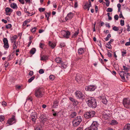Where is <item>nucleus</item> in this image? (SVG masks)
<instances>
[{"label":"nucleus","mask_w":130,"mask_h":130,"mask_svg":"<svg viewBox=\"0 0 130 130\" xmlns=\"http://www.w3.org/2000/svg\"><path fill=\"white\" fill-rule=\"evenodd\" d=\"M16 13L19 16H20L21 15V12L20 11H17L16 12Z\"/></svg>","instance_id":"864d4df0"},{"label":"nucleus","mask_w":130,"mask_h":130,"mask_svg":"<svg viewBox=\"0 0 130 130\" xmlns=\"http://www.w3.org/2000/svg\"><path fill=\"white\" fill-rule=\"evenodd\" d=\"M69 99L72 102H73L75 100L72 97H70L69 98Z\"/></svg>","instance_id":"680f3d73"},{"label":"nucleus","mask_w":130,"mask_h":130,"mask_svg":"<svg viewBox=\"0 0 130 130\" xmlns=\"http://www.w3.org/2000/svg\"><path fill=\"white\" fill-rule=\"evenodd\" d=\"M82 117L77 116L72 121L73 126L76 127L78 126L82 121Z\"/></svg>","instance_id":"f03ea898"},{"label":"nucleus","mask_w":130,"mask_h":130,"mask_svg":"<svg viewBox=\"0 0 130 130\" xmlns=\"http://www.w3.org/2000/svg\"><path fill=\"white\" fill-rule=\"evenodd\" d=\"M120 23L121 26H123L124 25V21L123 20H121L120 21Z\"/></svg>","instance_id":"09e8293b"},{"label":"nucleus","mask_w":130,"mask_h":130,"mask_svg":"<svg viewBox=\"0 0 130 130\" xmlns=\"http://www.w3.org/2000/svg\"><path fill=\"white\" fill-rule=\"evenodd\" d=\"M82 78V76L81 75L77 74L76 75V76L75 78L77 82H79Z\"/></svg>","instance_id":"6ab92c4d"},{"label":"nucleus","mask_w":130,"mask_h":130,"mask_svg":"<svg viewBox=\"0 0 130 130\" xmlns=\"http://www.w3.org/2000/svg\"><path fill=\"white\" fill-rule=\"evenodd\" d=\"M73 16V14L71 12L69 13L67 15V17L69 18V19H72Z\"/></svg>","instance_id":"c85d7f7f"},{"label":"nucleus","mask_w":130,"mask_h":130,"mask_svg":"<svg viewBox=\"0 0 130 130\" xmlns=\"http://www.w3.org/2000/svg\"><path fill=\"white\" fill-rule=\"evenodd\" d=\"M79 33V31L78 30L76 31L75 32L74 34L72 35V37L74 38L75 37L77 36V35H78Z\"/></svg>","instance_id":"2f4dec72"},{"label":"nucleus","mask_w":130,"mask_h":130,"mask_svg":"<svg viewBox=\"0 0 130 130\" xmlns=\"http://www.w3.org/2000/svg\"><path fill=\"white\" fill-rule=\"evenodd\" d=\"M17 46H16V44H13V49L14 50L17 48Z\"/></svg>","instance_id":"bf43d9fd"},{"label":"nucleus","mask_w":130,"mask_h":130,"mask_svg":"<svg viewBox=\"0 0 130 130\" xmlns=\"http://www.w3.org/2000/svg\"><path fill=\"white\" fill-rule=\"evenodd\" d=\"M113 11V9L111 8H108L106 10V11L107 12H111Z\"/></svg>","instance_id":"c03bdc74"},{"label":"nucleus","mask_w":130,"mask_h":130,"mask_svg":"<svg viewBox=\"0 0 130 130\" xmlns=\"http://www.w3.org/2000/svg\"><path fill=\"white\" fill-rule=\"evenodd\" d=\"M111 51H110L108 50V51L107 55L109 57H110L112 56V54L111 53Z\"/></svg>","instance_id":"a19ab883"},{"label":"nucleus","mask_w":130,"mask_h":130,"mask_svg":"<svg viewBox=\"0 0 130 130\" xmlns=\"http://www.w3.org/2000/svg\"><path fill=\"white\" fill-rule=\"evenodd\" d=\"M75 95L77 98L82 100L84 99L85 96L81 92L79 91H76L75 92Z\"/></svg>","instance_id":"6e6552de"},{"label":"nucleus","mask_w":130,"mask_h":130,"mask_svg":"<svg viewBox=\"0 0 130 130\" xmlns=\"http://www.w3.org/2000/svg\"><path fill=\"white\" fill-rule=\"evenodd\" d=\"M59 103V101L56 100L54 101L53 102V104L52 107L54 108H56L58 106V104Z\"/></svg>","instance_id":"412c9836"},{"label":"nucleus","mask_w":130,"mask_h":130,"mask_svg":"<svg viewBox=\"0 0 130 130\" xmlns=\"http://www.w3.org/2000/svg\"><path fill=\"white\" fill-rule=\"evenodd\" d=\"M106 47H107L109 49H111V45L110 44L107 43L106 44Z\"/></svg>","instance_id":"ea45409f"},{"label":"nucleus","mask_w":130,"mask_h":130,"mask_svg":"<svg viewBox=\"0 0 130 130\" xmlns=\"http://www.w3.org/2000/svg\"><path fill=\"white\" fill-rule=\"evenodd\" d=\"M89 4L87 2L86 3L83 7L85 9H87L88 11L89 10L90 7L91 6V3L90 1H89Z\"/></svg>","instance_id":"ddd939ff"},{"label":"nucleus","mask_w":130,"mask_h":130,"mask_svg":"<svg viewBox=\"0 0 130 130\" xmlns=\"http://www.w3.org/2000/svg\"><path fill=\"white\" fill-rule=\"evenodd\" d=\"M36 27H34L32 28V29H31V31L32 33H34L36 31Z\"/></svg>","instance_id":"49530a36"},{"label":"nucleus","mask_w":130,"mask_h":130,"mask_svg":"<svg viewBox=\"0 0 130 130\" xmlns=\"http://www.w3.org/2000/svg\"><path fill=\"white\" fill-rule=\"evenodd\" d=\"M122 56H124V54H126L127 53V52L125 50L124 52H122Z\"/></svg>","instance_id":"4d7b16f0"},{"label":"nucleus","mask_w":130,"mask_h":130,"mask_svg":"<svg viewBox=\"0 0 130 130\" xmlns=\"http://www.w3.org/2000/svg\"><path fill=\"white\" fill-rule=\"evenodd\" d=\"M123 104L125 107L127 108H129L130 106V100L129 99H124L123 101Z\"/></svg>","instance_id":"0eeeda50"},{"label":"nucleus","mask_w":130,"mask_h":130,"mask_svg":"<svg viewBox=\"0 0 130 130\" xmlns=\"http://www.w3.org/2000/svg\"><path fill=\"white\" fill-rule=\"evenodd\" d=\"M44 71L43 69H41L39 70V73L40 74H42L44 73Z\"/></svg>","instance_id":"8fccbe9b"},{"label":"nucleus","mask_w":130,"mask_h":130,"mask_svg":"<svg viewBox=\"0 0 130 130\" xmlns=\"http://www.w3.org/2000/svg\"><path fill=\"white\" fill-rule=\"evenodd\" d=\"M49 45L53 48H54L56 45V44L55 43L51 41L49 42Z\"/></svg>","instance_id":"bb28decb"},{"label":"nucleus","mask_w":130,"mask_h":130,"mask_svg":"<svg viewBox=\"0 0 130 130\" xmlns=\"http://www.w3.org/2000/svg\"><path fill=\"white\" fill-rule=\"evenodd\" d=\"M12 26L11 24H9L6 25V28L7 29L10 28L12 27Z\"/></svg>","instance_id":"58836bf2"},{"label":"nucleus","mask_w":130,"mask_h":130,"mask_svg":"<svg viewBox=\"0 0 130 130\" xmlns=\"http://www.w3.org/2000/svg\"><path fill=\"white\" fill-rule=\"evenodd\" d=\"M73 103V105L75 106H76L78 104V102L77 100H76L75 99Z\"/></svg>","instance_id":"72a5a7b5"},{"label":"nucleus","mask_w":130,"mask_h":130,"mask_svg":"<svg viewBox=\"0 0 130 130\" xmlns=\"http://www.w3.org/2000/svg\"><path fill=\"white\" fill-rule=\"evenodd\" d=\"M127 30L129 31H130V27L129 24L127 25Z\"/></svg>","instance_id":"774afa93"},{"label":"nucleus","mask_w":130,"mask_h":130,"mask_svg":"<svg viewBox=\"0 0 130 130\" xmlns=\"http://www.w3.org/2000/svg\"><path fill=\"white\" fill-rule=\"evenodd\" d=\"M118 123V122L116 120H113L111 121V122L110 123V124L115 125L117 124Z\"/></svg>","instance_id":"cd10ccee"},{"label":"nucleus","mask_w":130,"mask_h":130,"mask_svg":"<svg viewBox=\"0 0 130 130\" xmlns=\"http://www.w3.org/2000/svg\"><path fill=\"white\" fill-rule=\"evenodd\" d=\"M10 6L11 8L14 9H17L18 8L17 4L14 3H11L10 5Z\"/></svg>","instance_id":"5701e85b"},{"label":"nucleus","mask_w":130,"mask_h":130,"mask_svg":"<svg viewBox=\"0 0 130 130\" xmlns=\"http://www.w3.org/2000/svg\"><path fill=\"white\" fill-rule=\"evenodd\" d=\"M4 44V47L5 48L7 49L9 48V46L8 43L7 44Z\"/></svg>","instance_id":"79ce46f5"},{"label":"nucleus","mask_w":130,"mask_h":130,"mask_svg":"<svg viewBox=\"0 0 130 130\" xmlns=\"http://www.w3.org/2000/svg\"><path fill=\"white\" fill-rule=\"evenodd\" d=\"M99 124L96 121L93 122L90 126L84 130H97Z\"/></svg>","instance_id":"20e7f679"},{"label":"nucleus","mask_w":130,"mask_h":130,"mask_svg":"<svg viewBox=\"0 0 130 130\" xmlns=\"http://www.w3.org/2000/svg\"><path fill=\"white\" fill-rule=\"evenodd\" d=\"M77 115V113L75 112H71V115L70 116L71 118H73L75 117Z\"/></svg>","instance_id":"a878e982"},{"label":"nucleus","mask_w":130,"mask_h":130,"mask_svg":"<svg viewBox=\"0 0 130 130\" xmlns=\"http://www.w3.org/2000/svg\"><path fill=\"white\" fill-rule=\"evenodd\" d=\"M96 88V87L95 85H90L86 87L85 89L86 91H93L95 90Z\"/></svg>","instance_id":"9b49d317"},{"label":"nucleus","mask_w":130,"mask_h":130,"mask_svg":"<svg viewBox=\"0 0 130 130\" xmlns=\"http://www.w3.org/2000/svg\"><path fill=\"white\" fill-rule=\"evenodd\" d=\"M110 111L107 110L105 111L103 113V118L105 120H107L111 116Z\"/></svg>","instance_id":"1a4fd4ad"},{"label":"nucleus","mask_w":130,"mask_h":130,"mask_svg":"<svg viewBox=\"0 0 130 130\" xmlns=\"http://www.w3.org/2000/svg\"><path fill=\"white\" fill-rule=\"evenodd\" d=\"M114 67L116 70H119V66L118 64L115 65L114 66Z\"/></svg>","instance_id":"a18cd8bd"},{"label":"nucleus","mask_w":130,"mask_h":130,"mask_svg":"<svg viewBox=\"0 0 130 130\" xmlns=\"http://www.w3.org/2000/svg\"><path fill=\"white\" fill-rule=\"evenodd\" d=\"M35 130H43L42 128L40 127H37L36 128Z\"/></svg>","instance_id":"338daca9"},{"label":"nucleus","mask_w":130,"mask_h":130,"mask_svg":"<svg viewBox=\"0 0 130 130\" xmlns=\"http://www.w3.org/2000/svg\"><path fill=\"white\" fill-rule=\"evenodd\" d=\"M114 18L115 20H118L119 18L118 15L117 14L115 15L114 16Z\"/></svg>","instance_id":"5fc2aeb1"},{"label":"nucleus","mask_w":130,"mask_h":130,"mask_svg":"<svg viewBox=\"0 0 130 130\" xmlns=\"http://www.w3.org/2000/svg\"><path fill=\"white\" fill-rule=\"evenodd\" d=\"M31 115L32 121L35 122L37 118L36 112H32L31 113Z\"/></svg>","instance_id":"4468645a"},{"label":"nucleus","mask_w":130,"mask_h":130,"mask_svg":"<svg viewBox=\"0 0 130 130\" xmlns=\"http://www.w3.org/2000/svg\"><path fill=\"white\" fill-rule=\"evenodd\" d=\"M65 45V44L64 43H61L60 44V46L61 48L63 47H64Z\"/></svg>","instance_id":"3c124183"},{"label":"nucleus","mask_w":130,"mask_h":130,"mask_svg":"<svg viewBox=\"0 0 130 130\" xmlns=\"http://www.w3.org/2000/svg\"><path fill=\"white\" fill-rule=\"evenodd\" d=\"M40 60L43 61L46 60L48 58V56L46 55H41L40 56Z\"/></svg>","instance_id":"a211bd4d"},{"label":"nucleus","mask_w":130,"mask_h":130,"mask_svg":"<svg viewBox=\"0 0 130 130\" xmlns=\"http://www.w3.org/2000/svg\"><path fill=\"white\" fill-rule=\"evenodd\" d=\"M35 78V76H33L30 78L28 80V82L30 83Z\"/></svg>","instance_id":"c9c22d12"},{"label":"nucleus","mask_w":130,"mask_h":130,"mask_svg":"<svg viewBox=\"0 0 130 130\" xmlns=\"http://www.w3.org/2000/svg\"><path fill=\"white\" fill-rule=\"evenodd\" d=\"M112 29L116 31H117L119 30V28L116 26H114L112 28Z\"/></svg>","instance_id":"f704fd0d"},{"label":"nucleus","mask_w":130,"mask_h":130,"mask_svg":"<svg viewBox=\"0 0 130 130\" xmlns=\"http://www.w3.org/2000/svg\"><path fill=\"white\" fill-rule=\"evenodd\" d=\"M88 101L86 102L89 107L92 108H95L97 106V102L96 99L92 97L88 98Z\"/></svg>","instance_id":"f257e3e1"},{"label":"nucleus","mask_w":130,"mask_h":130,"mask_svg":"<svg viewBox=\"0 0 130 130\" xmlns=\"http://www.w3.org/2000/svg\"><path fill=\"white\" fill-rule=\"evenodd\" d=\"M78 54L81 55L84 53V49L83 48H80L78 49Z\"/></svg>","instance_id":"4be33fe9"},{"label":"nucleus","mask_w":130,"mask_h":130,"mask_svg":"<svg viewBox=\"0 0 130 130\" xmlns=\"http://www.w3.org/2000/svg\"><path fill=\"white\" fill-rule=\"evenodd\" d=\"M19 1L22 4H24L25 2L24 0H19Z\"/></svg>","instance_id":"052dcab7"},{"label":"nucleus","mask_w":130,"mask_h":130,"mask_svg":"<svg viewBox=\"0 0 130 130\" xmlns=\"http://www.w3.org/2000/svg\"><path fill=\"white\" fill-rule=\"evenodd\" d=\"M15 122V117L14 115H12L11 118L7 121L9 125H11Z\"/></svg>","instance_id":"f8f14e48"},{"label":"nucleus","mask_w":130,"mask_h":130,"mask_svg":"<svg viewBox=\"0 0 130 130\" xmlns=\"http://www.w3.org/2000/svg\"><path fill=\"white\" fill-rule=\"evenodd\" d=\"M9 63H7V62H5V64H4V67L5 68L7 67L9 65Z\"/></svg>","instance_id":"6e6d98bb"},{"label":"nucleus","mask_w":130,"mask_h":130,"mask_svg":"<svg viewBox=\"0 0 130 130\" xmlns=\"http://www.w3.org/2000/svg\"><path fill=\"white\" fill-rule=\"evenodd\" d=\"M13 11V10L9 7H6L5 8V12L6 15H8V14L7 13H11Z\"/></svg>","instance_id":"aec40b11"},{"label":"nucleus","mask_w":130,"mask_h":130,"mask_svg":"<svg viewBox=\"0 0 130 130\" xmlns=\"http://www.w3.org/2000/svg\"><path fill=\"white\" fill-rule=\"evenodd\" d=\"M119 74L121 77V79L124 81L125 80V78L124 77V74H126L125 73V72L123 71H119Z\"/></svg>","instance_id":"2eb2a0df"},{"label":"nucleus","mask_w":130,"mask_h":130,"mask_svg":"<svg viewBox=\"0 0 130 130\" xmlns=\"http://www.w3.org/2000/svg\"><path fill=\"white\" fill-rule=\"evenodd\" d=\"M51 12H46L45 14V17L47 18V20H48L49 16L50 15Z\"/></svg>","instance_id":"7c9ffc66"},{"label":"nucleus","mask_w":130,"mask_h":130,"mask_svg":"<svg viewBox=\"0 0 130 130\" xmlns=\"http://www.w3.org/2000/svg\"><path fill=\"white\" fill-rule=\"evenodd\" d=\"M95 112L94 111H89L85 113L84 117L86 119H89L93 117L95 115Z\"/></svg>","instance_id":"423d86ee"},{"label":"nucleus","mask_w":130,"mask_h":130,"mask_svg":"<svg viewBox=\"0 0 130 130\" xmlns=\"http://www.w3.org/2000/svg\"><path fill=\"white\" fill-rule=\"evenodd\" d=\"M39 11L40 12H43L45 10V8H39Z\"/></svg>","instance_id":"4c0bfd02"},{"label":"nucleus","mask_w":130,"mask_h":130,"mask_svg":"<svg viewBox=\"0 0 130 130\" xmlns=\"http://www.w3.org/2000/svg\"><path fill=\"white\" fill-rule=\"evenodd\" d=\"M33 74V72L32 71H31L29 73V75L31 76Z\"/></svg>","instance_id":"e2e57ef3"},{"label":"nucleus","mask_w":130,"mask_h":130,"mask_svg":"<svg viewBox=\"0 0 130 130\" xmlns=\"http://www.w3.org/2000/svg\"><path fill=\"white\" fill-rule=\"evenodd\" d=\"M44 44L41 43H40L39 44L40 47L42 49L43 48V47L44 46Z\"/></svg>","instance_id":"603ef678"},{"label":"nucleus","mask_w":130,"mask_h":130,"mask_svg":"<svg viewBox=\"0 0 130 130\" xmlns=\"http://www.w3.org/2000/svg\"><path fill=\"white\" fill-rule=\"evenodd\" d=\"M111 35L110 34H109L108 35L107 37L105 39L106 41H108L109 38L110 37Z\"/></svg>","instance_id":"e433bc0d"},{"label":"nucleus","mask_w":130,"mask_h":130,"mask_svg":"<svg viewBox=\"0 0 130 130\" xmlns=\"http://www.w3.org/2000/svg\"><path fill=\"white\" fill-rule=\"evenodd\" d=\"M7 104V103L6 102L4 101L2 102V105L4 106H6Z\"/></svg>","instance_id":"13d9d810"},{"label":"nucleus","mask_w":130,"mask_h":130,"mask_svg":"<svg viewBox=\"0 0 130 130\" xmlns=\"http://www.w3.org/2000/svg\"><path fill=\"white\" fill-rule=\"evenodd\" d=\"M78 6L77 2L75 1L74 4V7L76 8Z\"/></svg>","instance_id":"0e129e2a"},{"label":"nucleus","mask_w":130,"mask_h":130,"mask_svg":"<svg viewBox=\"0 0 130 130\" xmlns=\"http://www.w3.org/2000/svg\"><path fill=\"white\" fill-rule=\"evenodd\" d=\"M55 61L57 63H59V67L62 69L65 68L67 67L66 65L62 61V59L60 57L56 58L55 59Z\"/></svg>","instance_id":"39448f33"},{"label":"nucleus","mask_w":130,"mask_h":130,"mask_svg":"<svg viewBox=\"0 0 130 130\" xmlns=\"http://www.w3.org/2000/svg\"><path fill=\"white\" fill-rule=\"evenodd\" d=\"M100 98L101 100V101L104 104H107V101L106 99L105 96H100Z\"/></svg>","instance_id":"dca6fc26"},{"label":"nucleus","mask_w":130,"mask_h":130,"mask_svg":"<svg viewBox=\"0 0 130 130\" xmlns=\"http://www.w3.org/2000/svg\"><path fill=\"white\" fill-rule=\"evenodd\" d=\"M44 95V93L42 91V89L41 88H37L35 91V95L38 98H40L42 97Z\"/></svg>","instance_id":"7ed1b4c3"},{"label":"nucleus","mask_w":130,"mask_h":130,"mask_svg":"<svg viewBox=\"0 0 130 130\" xmlns=\"http://www.w3.org/2000/svg\"><path fill=\"white\" fill-rule=\"evenodd\" d=\"M36 49L34 48H32L30 51V54H34L36 51Z\"/></svg>","instance_id":"c756f323"},{"label":"nucleus","mask_w":130,"mask_h":130,"mask_svg":"<svg viewBox=\"0 0 130 130\" xmlns=\"http://www.w3.org/2000/svg\"><path fill=\"white\" fill-rule=\"evenodd\" d=\"M61 35L66 38H68L70 34V32L67 31L63 30L61 32Z\"/></svg>","instance_id":"9d476101"},{"label":"nucleus","mask_w":130,"mask_h":130,"mask_svg":"<svg viewBox=\"0 0 130 130\" xmlns=\"http://www.w3.org/2000/svg\"><path fill=\"white\" fill-rule=\"evenodd\" d=\"M130 129V124H128L124 126L123 130H129Z\"/></svg>","instance_id":"b1692460"},{"label":"nucleus","mask_w":130,"mask_h":130,"mask_svg":"<svg viewBox=\"0 0 130 130\" xmlns=\"http://www.w3.org/2000/svg\"><path fill=\"white\" fill-rule=\"evenodd\" d=\"M50 79L51 80H53L55 78L54 76L53 75H51L49 76Z\"/></svg>","instance_id":"37998d69"},{"label":"nucleus","mask_w":130,"mask_h":130,"mask_svg":"<svg viewBox=\"0 0 130 130\" xmlns=\"http://www.w3.org/2000/svg\"><path fill=\"white\" fill-rule=\"evenodd\" d=\"M4 44H7L8 43V41L7 39L6 38H4L3 39Z\"/></svg>","instance_id":"473e14b6"},{"label":"nucleus","mask_w":130,"mask_h":130,"mask_svg":"<svg viewBox=\"0 0 130 130\" xmlns=\"http://www.w3.org/2000/svg\"><path fill=\"white\" fill-rule=\"evenodd\" d=\"M123 70H124V72H125V74H127L128 75H129L130 76V73H129L128 72L130 70V68H128L126 66H123Z\"/></svg>","instance_id":"f3484780"},{"label":"nucleus","mask_w":130,"mask_h":130,"mask_svg":"<svg viewBox=\"0 0 130 130\" xmlns=\"http://www.w3.org/2000/svg\"><path fill=\"white\" fill-rule=\"evenodd\" d=\"M17 38V36L16 35H14L13 36L12 38L11 39H12L13 40H15Z\"/></svg>","instance_id":"69168bd1"},{"label":"nucleus","mask_w":130,"mask_h":130,"mask_svg":"<svg viewBox=\"0 0 130 130\" xmlns=\"http://www.w3.org/2000/svg\"><path fill=\"white\" fill-rule=\"evenodd\" d=\"M31 19H28L26 20L23 23L22 25L23 26H25L26 24H27L29 22Z\"/></svg>","instance_id":"393cba45"},{"label":"nucleus","mask_w":130,"mask_h":130,"mask_svg":"<svg viewBox=\"0 0 130 130\" xmlns=\"http://www.w3.org/2000/svg\"><path fill=\"white\" fill-rule=\"evenodd\" d=\"M4 119V116H0V121H3Z\"/></svg>","instance_id":"de8ad7c7"}]
</instances>
